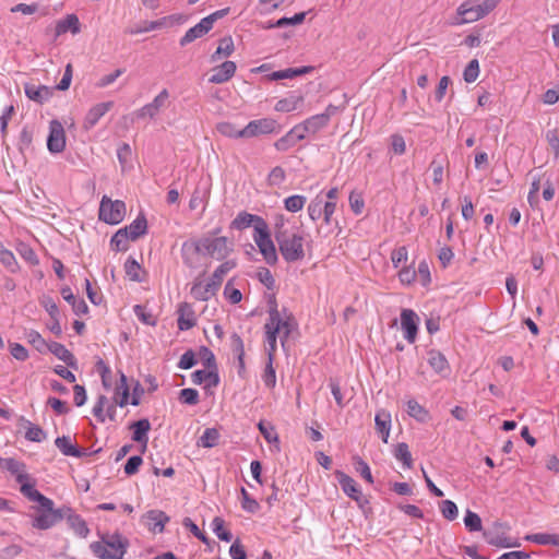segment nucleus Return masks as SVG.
Listing matches in <instances>:
<instances>
[{
  "instance_id": "nucleus-52",
  "label": "nucleus",
  "mask_w": 559,
  "mask_h": 559,
  "mask_svg": "<svg viewBox=\"0 0 559 559\" xmlns=\"http://www.w3.org/2000/svg\"><path fill=\"white\" fill-rule=\"evenodd\" d=\"M306 15L307 12H299L292 17H282L275 22V25L277 28L286 27L289 25H299L305 21Z\"/></svg>"
},
{
  "instance_id": "nucleus-22",
  "label": "nucleus",
  "mask_w": 559,
  "mask_h": 559,
  "mask_svg": "<svg viewBox=\"0 0 559 559\" xmlns=\"http://www.w3.org/2000/svg\"><path fill=\"white\" fill-rule=\"evenodd\" d=\"M25 95L33 102L38 104H43L47 102L53 94L51 87L46 85H35L31 83H26L24 85Z\"/></svg>"
},
{
  "instance_id": "nucleus-47",
  "label": "nucleus",
  "mask_w": 559,
  "mask_h": 559,
  "mask_svg": "<svg viewBox=\"0 0 559 559\" xmlns=\"http://www.w3.org/2000/svg\"><path fill=\"white\" fill-rule=\"evenodd\" d=\"M306 201H307V199L304 195H299V194L290 195V197L286 198L284 201L285 209L289 212L296 213V212L302 210L304 205L306 204Z\"/></svg>"
},
{
  "instance_id": "nucleus-44",
  "label": "nucleus",
  "mask_w": 559,
  "mask_h": 559,
  "mask_svg": "<svg viewBox=\"0 0 559 559\" xmlns=\"http://www.w3.org/2000/svg\"><path fill=\"white\" fill-rule=\"evenodd\" d=\"M124 271L127 276L134 282H141L142 278L140 276L141 265L133 258H128L124 263Z\"/></svg>"
},
{
  "instance_id": "nucleus-43",
  "label": "nucleus",
  "mask_w": 559,
  "mask_h": 559,
  "mask_svg": "<svg viewBox=\"0 0 559 559\" xmlns=\"http://www.w3.org/2000/svg\"><path fill=\"white\" fill-rule=\"evenodd\" d=\"M212 526L214 533L219 539L225 542H230L233 539V534L230 533V531L225 528V521L222 518H214L212 521Z\"/></svg>"
},
{
  "instance_id": "nucleus-41",
  "label": "nucleus",
  "mask_w": 559,
  "mask_h": 559,
  "mask_svg": "<svg viewBox=\"0 0 559 559\" xmlns=\"http://www.w3.org/2000/svg\"><path fill=\"white\" fill-rule=\"evenodd\" d=\"M302 96H290L278 100L275 105V109L282 112H289L297 109L298 105L302 103Z\"/></svg>"
},
{
  "instance_id": "nucleus-7",
  "label": "nucleus",
  "mask_w": 559,
  "mask_h": 559,
  "mask_svg": "<svg viewBox=\"0 0 559 559\" xmlns=\"http://www.w3.org/2000/svg\"><path fill=\"white\" fill-rule=\"evenodd\" d=\"M493 10V1L485 0L477 5H469V2H464L457 8V14L462 19L456 24H465L478 21Z\"/></svg>"
},
{
  "instance_id": "nucleus-10",
  "label": "nucleus",
  "mask_w": 559,
  "mask_h": 559,
  "mask_svg": "<svg viewBox=\"0 0 559 559\" xmlns=\"http://www.w3.org/2000/svg\"><path fill=\"white\" fill-rule=\"evenodd\" d=\"M277 127L276 120L272 118L252 120L241 129L240 135L245 139H249L262 134H270L276 132Z\"/></svg>"
},
{
  "instance_id": "nucleus-5",
  "label": "nucleus",
  "mask_w": 559,
  "mask_h": 559,
  "mask_svg": "<svg viewBox=\"0 0 559 559\" xmlns=\"http://www.w3.org/2000/svg\"><path fill=\"white\" fill-rule=\"evenodd\" d=\"M98 215L99 219L107 224H119L126 215V204L122 201H111L107 197H104L99 205Z\"/></svg>"
},
{
  "instance_id": "nucleus-26",
  "label": "nucleus",
  "mask_w": 559,
  "mask_h": 559,
  "mask_svg": "<svg viewBox=\"0 0 559 559\" xmlns=\"http://www.w3.org/2000/svg\"><path fill=\"white\" fill-rule=\"evenodd\" d=\"M374 424L382 441L386 443L391 429V414L384 409L379 411L376 414Z\"/></svg>"
},
{
  "instance_id": "nucleus-11",
  "label": "nucleus",
  "mask_w": 559,
  "mask_h": 559,
  "mask_svg": "<svg viewBox=\"0 0 559 559\" xmlns=\"http://www.w3.org/2000/svg\"><path fill=\"white\" fill-rule=\"evenodd\" d=\"M252 226L254 234H258L267 226V223L261 216L242 211L230 223V229L242 230Z\"/></svg>"
},
{
  "instance_id": "nucleus-45",
  "label": "nucleus",
  "mask_w": 559,
  "mask_h": 559,
  "mask_svg": "<svg viewBox=\"0 0 559 559\" xmlns=\"http://www.w3.org/2000/svg\"><path fill=\"white\" fill-rule=\"evenodd\" d=\"M407 414L419 421H425L428 417V412L415 400L407 402Z\"/></svg>"
},
{
  "instance_id": "nucleus-27",
  "label": "nucleus",
  "mask_w": 559,
  "mask_h": 559,
  "mask_svg": "<svg viewBox=\"0 0 559 559\" xmlns=\"http://www.w3.org/2000/svg\"><path fill=\"white\" fill-rule=\"evenodd\" d=\"M130 429L132 430V440L139 443H143L145 448L148 441L147 432L151 429L148 419L143 418L132 423L130 425Z\"/></svg>"
},
{
  "instance_id": "nucleus-59",
  "label": "nucleus",
  "mask_w": 559,
  "mask_h": 559,
  "mask_svg": "<svg viewBox=\"0 0 559 559\" xmlns=\"http://www.w3.org/2000/svg\"><path fill=\"white\" fill-rule=\"evenodd\" d=\"M0 261L3 263V265L9 267L11 271H14V267L17 265L14 254L10 250L5 249L1 243H0Z\"/></svg>"
},
{
  "instance_id": "nucleus-55",
  "label": "nucleus",
  "mask_w": 559,
  "mask_h": 559,
  "mask_svg": "<svg viewBox=\"0 0 559 559\" xmlns=\"http://www.w3.org/2000/svg\"><path fill=\"white\" fill-rule=\"evenodd\" d=\"M262 379H263L264 384L267 388L272 389L275 386L276 374H275V369L273 367V360L267 359Z\"/></svg>"
},
{
  "instance_id": "nucleus-48",
  "label": "nucleus",
  "mask_w": 559,
  "mask_h": 559,
  "mask_svg": "<svg viewBox=\"0 0 559 559\" xmlns=\"http://www.w3.org/2000/svg\"><path fill=\"white\" fill-rule=\"evenodd\" d=\"M464 524L469 532H479L483 528L480 516L471 510L466 511Z\"/></svg>"
},
{
  "instance_id": "nucleus-31",
  "label": "nucleus",
  "mask_w": 559,
  "mask_h": 559,
  "mask_svg": "<svg viewBox=\"0 0 559 559\" xmlns=\"http://www.w3.org/2000/svg\"><path fill=\"white\" fill-rule=\"evenodd\" d=\"M64 518H67V522L69 526L80 537H86L90 533V530L86 525V522L78 514H73L72 510L70 512H64Z\"/></svg>"
},
{
  "instance_id": "nucleus-12",
  "label": "nucleus",
  "mask_w": 559,
  "mask_h": 559,
  "mask_svg": "<svg viewBox=\"0 0 559 559\" xmlns=\"http://www.w3.org/2000/svg\"><path fill=\"white\" fill-rule=\"evenodd\" d=\"M201 254H204V251L200 239H189L182 243L181 257L189 269L199 266Z\"/></svg>"
},
{
  "instance_id": "nucleus-36",
  "label": "nucleus",
  "mask_w": 559,
  "mask_h": 559,
  "mask_svg": "<svg viewBox=\"0 0 559 559\" xmlns=\"http://www.w3.org/2000/svg\"><path fill=\"white\" fill-rule=\"evenodd\" d=\"M428 362L431 368L438 372L443 373L449 370V364L443 354L437 350H430L428 353Z\"/></svg>"
},
{
  "instance_id": "nucleus-30",
  "label": "nucleus",
  "mask_w": 559,
  "mask_h": 559,
  "mask_svg": "<svg viewBox=\"0 0 559 559\" xmlns=\"http://www.w3.org/2000/svg\"><path fill=\"white\" fill-rule=\"evenodd\" d=\"M132 241L136 240L147 231V221L144 215H139L130 225L122 228Z\"/></svg>"
},
{
  "instance_id": "nucleus-64",
  "label": "nucleus",
  "mask_w": 559,
  "mask_h": 559,
  "mask_svg": "<svg viewBox=\"0 0 559 559\" xmlns=\"http://www.w3.org/2000/svg\"><path fill=\"white\" fill-rule=\"evenodd\" d=\"M132 151L128 143H122L117 150L119 163L124 167L131 159Z\"/></svg>"
},
{
  "instance_id": "nucleus-33",
  "label": "nucleus",
  "mask_w": 559,
  "mask_h": 559,
  "mask_svg": "<svg viewBox=\"0 0 559 559\" xmlns=\"http://www.w3.org/2000/svg\"><path fill=\"white\" fill-rule=\"evenodd\" d=\"M55 444L63 455L81 457L84 454L78 447L72 444L70 437H58L55 440Z\"/></svg>"
},
{
  "instance_id": "nucleus-2",
  "label": "nucleus",
  "mask_w": 559,
  "mask_h": 559,
  "mask_svg": "<svg viewBox=\"0 0 559 559\" xmlns=\"http://www.w3.org/2000/svg\"><path fill=\"white\" fill-rule=\"evenodd\" d=\"M236 265L233 261L222 263L206 284L197 278L191 287V295L197 300L207 301L218 292L225 275Z\"/></svg>"
},
{
  "instance_id": "nucleus-62",
  "label": "nucleus",
  "mask_w": 559,
  "mask_h": 559,
  "mask_svg": "<svg viewBox=\"0 0 559 559\" xmlns=\"http://www.w3.org/2000/svg\"><path fill=\"white\" fill-rule=\"evenodd\" d=\"M241 496H242V508L247 510L248 512L254 513L259 510L260 506L251 498L248 493V491L245 488H241Z\"/></svg>"
},
{
  "instance_id": "nucleus-38",
  "label": "nucleus",
  "mask_w": 559,
  "mask_h": 559,
  "mask_svg": "<svg viewBox=\"0 0 559 559\" xmlns=\"http://www.w3.org/2000/svg\"><path fill=\"white\" fill-rule=\"evenodd\" d=\"M219 431L216 428H206L198 441V445L202 448H213L217 445Z\"/></svg>"
},
{
  "instance_id": "nucleus-20",
  "label": "nucleus",
  "mask_w": 559,
  "mask_h": 559,
  "mask_svg": "<svg viewBox=\"0 0 559 559\" xmlns=\"http://www.w3.org/2000/svg\"><path fill=\"white\" fill-rule=\"evenodd\" d=\"M236 69L237 66L234 61H225L212 70L213 74L210 76L209 82L214 84L225 83L235 75Z\"/></svg>"
},
{
  "instance_id": "nucleus-50",
  "label": "nucleus",
  "mask_w": 559,
  "mask_h": 559,
  "mask_svg": "<svg viewBox=\"0 0 559 559\" xmlns=\"http://www.w3.org/2000/svg\"><path fill=\"white\" fill-rule=\"evenodd\" d=\"M217 131L225 136L228 138H242L240 135L241 129H237L236 126L231 122L224 121L219 122L216 126Z\"/></svg>"
},
{
  "instance_id": "nucleus-46",
  "label": "nucleus",
  "mask_w": 559,
  "mask_h": 559,
  "mask_svg": "<svg viewBox=\"0 0 559 559\" xmlns=\"http://www.w3.org/2000/svg\"><path fill=\"white\" fill-rule=\"evenodd\" d=\"M209 194H210V190L209 189L204 190V191H201L199 188H197L194 190V192L192 193V197L190 199L189 207L191 210H195V209H198L200 206L205 207Z\"/></svg>"
},
{
  "instance_id": "nucleus-15",
  "label": "nucleus",
  "mask_w": 559,
  "mask_h": 559,
  "mask_svg": "<svg viewBox=\"0 0 559 559\" xmlns=\"http://www.w3.org/2000/svg\"><path fill=\"white\" fill-rule=\"evenodd\" d=\"M417 314L411 309H403L401 312V324L404 330V336L408 343H414L417 336Z\"/></svg>"
},
{
  "instance_id": "nucleus-25",
  "label": "nucleus",
  "mask_w": 559,
  "mask_h": 559,
  "mask_svg": "<svg viewBox=\"0 0 559 559\" xmlns=\"http://www.w3.org/2000/svg\"><path fill=\"white\" fill-rule=\"evenodd\" d=\"M192 382L194 384L205 383V388L217 386L219 383V376L217 370H195L191 374Z\"/></svg>"
},
{
  "instance_id": "nucleus-16",
  "label": "nucleus",
  "mask_w": 559,
  "mask_h": 559,
  "mask_svg": "<svg viewBox=\"0 0 559 559\" xmlns=\"http://www.w3.org/2000/svg\"><path fill=\"white\" fill-rule=\"evenodd\" d=\"M114 107V102H104L94 105L86 114L83 122V128L90 130L94 128L99 119L106 115Z\"/></svg>"
},
{
  "instance_id": "nucleus-18",
  "label": "nucleus",
  "mask_w": 559,
  "mask_h": 559,
  "mask_svg": "<svg viewBox=\"0 0 559 559\" xmlns=\"http://www.w3.org/2000/svg\"><path fill=\"white\" fill-rule=\"evenodd\" d=\"M335 476L338 480V484H340L342 490L349 498H352L356 502H360V500H362V493H361L360 489L358 488L357 483L354 480V478H352L350 476H348L347 474H345L341 471H336Z\"/></svg>"
},
{
  "instance_id": "nucleus-28",
  "label": "nucleus",
  "mask_w": 559,
  "mask_h": 559,
  "mask_svg": "<svg viewBox=\"0 0 559 559\" xmlns=\"http://www.w3.org/2000/svg\"><path fill=\"white\" fill-rule=\"evenodd\" d=\"M207 24L209 21H204V19H202L197 25L189 28L185 36L180 39V45L185 46L209 33L212 28H210Z\"/></svg>"
},
{
  "instance_id": "nucleus-9",
  "label": "nucleus",
  "mask_w": 559,
  "mask_h": 559,
  "mask_svg": "<svg viewBox=\"0 0 559 559\" xmlns=\"http://www.w3.org/2000/svg\"><path fill=\"white\" fill-rule=\"evenodd\" d=\"M253 239L259 248V251L263 255L265 262L270 265L276 264L278 258L276 253V248L271 239L269 226L263 228L258 234H254Z\"/></svg>"
},
{
  "instance_id": "nucleus-8",
  "label": "nucleus",
  "mask_w": 559,
  "mask_h": 559,
  "mask_svg": "<svg viewBox=\"0 0 559 559\" xmlns=\"http://www.w3.org/2000/svg\"><path fill=\"white\" fill-rule=\"evenodd\" d=\"M200 240L204 254H207L217 260L225 259L231 251L228 239L226 237H203Z\"/></svg>"
},
{
  "instance_id": "nucleus-42",
  "label": "nucleus",
  "mask_w": 559,
  "mask_h": 559,
  "mask_svg": "<svg viewBox=\"0 0 559 559\" xmlns=\"http://www.w3.org/2000/svg\"><path fill=\"white\" fill-rule=\"evenodd\" d=\"M394 456L399 461H402L406 468H412L413 459H412V454L409 452L408 445L406 443L401 442L396 445L395 451H394Z\"/></svg>"
},
{
  "instance_id": "nucleus-54",
  "label": "nucleus",
  "mask_w": 559,
  "mask_h": 559,
  "mask_svg": "<svg viewBox=\"0 0 559 559\" xmlns=\"http://www.w3.org/2000/svg\"><path fill=\"white\" fill-rule=\"evenodd\" d=\"M134 313L139 318L140 321H142L144 324L154 326L157 322L156 317L153 316L151 312L146 311L145 308L141 305H135Z\"/></svg>"
},
{
  "instance_id": "nucleus-53",
  "label": "nucleus",
  "mask_w": 559,
  "mask_h": 559,
  "mask_svg": "<svg viewBox=\"0 0 559 559\" xmlns=\"http://www.w3.org/2000/svg\"><path fill=\"white\" fill-rule=\"evenodd\" d=\"M25 438L33 442H41L46 439V432L39 426L29 423Z\"/></svg>"
},
{
  "instance_id": "nucleus-3",
  "label": "nucleus",
  "mask_w": 559,
  "mask_h": 559,
  "mask_svg": "<svg viewBox=\"0 0 559 559\" xmlns=\"http://www.w3.org/2000/svg\"><path fill=\"white\" fill-rule=\"evenodd\" d=\"M129 542L118 533L104 534L100 542H95L91 548L95 556L100 559H122Z\"/></svg>"
},
{
  "instance_id": "nucleus-63",
  "label": "nucleus",
  "mask_w": 559,
  "mask_h": 559,
  "mask_svg": "<svg viewBox=\"0 0 559 559\" xmlns=\"http://www.w3.org/2000/svg\"><path fill=\"white\" fill-rule=\"evenodd\" d=\"M9 347H10L11 355L15 359H17L20 361H25L28 358V352L23 345H21L19 343H10Z\"/></svg>"
},
{
  "instance_id": "nucleus-40",
  "label": "nucleus",
  "mask_w": 559,
  "mask_h": 559,
  "mask_svg": "<svg viewBox=\"0 0 559 559\" xmlns=\"http://www.w3.org/2000/svg\"><path fill=\"white\" fill-rule=\"evenodd\" d=\"M147 518L151 521L150 527L154 532H163L165 523L169 520L162 511H150Z\"/></svg>"
},
{
  "instance_id": "nucleus-56",
  "label": "nucleus",
  "mask_w": 559,
  "mask_h": 559,
  "mask_svg": "<svg viewBox=\"0 0 559 559\" xmlns=\"http://www.w3.org/2000/svg\"><path fill=\"white\" fill-rule=\"evenodd\" d=\"M179 400L183 404L195 405L199 403V392L195 389H182L179 393Z\"/></svg>"
},
{
  "instance_id": "nucleus-23",
  "label": "nucleus",
  "mask_w": 559,
  "mask_h": 559,
  "mask_svg": "<svg viewBox=\"0 0 559 559\" xmlns=\"http://www.w3.org/2000/svg\"><path fill=\"white\" fill-rule=\"evenodd\" d=\"M178 329L180 331H187L192 329L197 324L194 311L188 302H182L178 307Z\"/></svg>"
},
{
  "instance_id": "nucleus-58",
  "label": "nucleus",
  "mask_w": 559,
  "mask_h": 559,
  "mask_svg": "<svg viewBox=\"0 0 559 559\" xmlns=\"http://www.w3.org/2000/svg\"><path fill=\"white\" fill-rule=\"evenodd\" d=\"M441 513L442 515L449 520L453 521L457 516V507L456 504L451 500H443L441 502Z\"/></svg>"
},
{
  "instance_id": "nucleus-24",
  "label": "nucleus",
  "mask_w": 559,
  "mask_h": 559,
  "mask_svg": "<svg viewBox=\"0 0 559 559\" xmlns=\"http://www.w3.org/2000/svg\"><path fill=\"white\" fill-rule=\"evenodd\" d=\"M46 348H48V350L57 358L62 360L68 367L78 369V362L74 355L61 343L51 342L50 344H47Z\"/></svg>"
},
{
  "instance_id": "nucleus-6",
  "label": "nucleus",
  "mask_w": 559,
  "mask_h": 559,
  "mask_svg": "<svg viewBox=\"0 0 559 559\" xmlns=\"http://www.w3.org/2000/svg\"><path fill=\"white\" fill-rule=\"evenodd\" d=\"M37 515L34 518L33 526L39 530H47L60 522L64 518V512H70V508L55 509L51 500L50 507H40Z\"/></svg>"
},
{
  "instance_id": "nucleus-51",
  "label": "nucleus",
  "mask_w": 559,
  "mask_h": 559,
  "mask_svg": "<svg viewBox=\"0 0 559 559\" xmlns=\"http://www.w3.org/2000/svg\"><path fill=\"white\" fill-rule=\"evenodd\" d=\"M478 74H479L478 60L473 59L466 66L464 73H463V78H464L465 82L472 83V82L476 81V79L478 78Z\"/></svg>"
},
{
  "instance_id": "nucleus-19",
  "label": "nucleus",
  "mask_w": 559,
  "mask_h": 559,
  "mask_svg": "<svg viewBox=\"0 0 559 559\" xmlns=\"http://www.w3.org/2000/svg\"><path fill=\"white\" fill-rule=\"evenodd\" d=\"M0 468L14 475L17 483L31 480V476L25 472V464L13 457H0Z\"/></svg>"
},
{
  "instance_id": "nucleus-21",
  "label": "nucleus",
  "mask_w": 559,
  "mask_h": 559,
  "mask_svg": "<svg viewBox=\"0 0 559 559\" xmlns=\"http://www.w3.org/2000/svg\"><path fill=\"white\" fill-rule=\"evenodd\" d=\"M21 492L31 501L38 502L39 507H50L51 499L47 498L38 490L35 489V480L31 477V480H22Z\"/></svg>"
},
{
  "instance_id": "nucleus-61",
  "label": "nucleus",
  "mask_w": 559,
  "mask_h": 559,
  "mask_svg": "<svg viewBox=\"0 0 559 559\" xmlns=\"http://www.w3.org/2000/svg\"><path fill=\"white\" fill-rule=\"evenodd\" d=\"M407 254H408L407 248L404 246L394 249L391 253V261H392L394 267L397 269L401 265V263L406 262Z\"/></svg>"
},
{
  "instance_id": "nucleus-60",
  "label": "nucleus",
  "mask_w": 559,
  "mask_h": 559,
  "mask_svg": "<svg viewBox=\"0 0 559 559\" xmlns=\"http://www.w3.org/2000/svg\"><path fill=\"white\" fill-rule=\"evenodd\" d=\"M142 463L143 460L140 455H133L129 457L124 464V473L129 476L136 474Z\"/></svg>"
},
{
  "instance_id": "nucleus-17",
  "label": "nucleus",
  "mask_w": 559,
  "mask_h": 559,
  "mask_svg": "<svg viewBox=\"0 0 559 559\" xmlns=\"http://www.w3.org/2000/svg\"><path fill=\"white\" fill-rule=\"evenodd\" d=\"M265 330V342L267 344V359L274 360L275 352H276V342L277 336L281 335V341L284 336V325L281 324H264Z\"/></svg>"
},
{
  "instance_id": "nucleus-13",
  "label": "nucleus",
  "mask_w": 559,
  "mask_h": 559,
  "mask_svg": "<svg viewBox=\"0 0 559 559\" xmlns=\"http://www.w3.org/2000/svg\"><path fill=\"white\" fill-rule=\"evenodd\" d=\"M47 146L51 153H61L66 147L64 129L58 120L50 121Z\"/></svg>"
},
{
  "instance_id": "nucleus-39",
  "label": "nucleus",
  "mask_w": 559,
  "mask_h": 559,
  "mask_svg": "<svg viewBox=\"0 0 559 559\" xmlns=\"http://www.w3.org/2000/svg\"><path fill=\"white\" fill-rule=\"evenodd\" d=\"M301 128L294 127L288 133L278 139L274 146L277 151L285 152L296 145L294 134L297 133Z\"/></svg>"
},
{
  "instance_id": "nucleus-35",
  "label": "nucleus",
  "mask_w": 559,
  "mask_h": 559,
  "mask_svg": "<svg viewBox=\"0 0 559 559\" xmlns=\"http://www.w3.org/2000/svg\"><path fill=\"white\" fill-rule=\"evenodd\" d=\"M484 537L489 545L497 546L500 548L511 547L510 538L500 534L498 530H486Z\"/></svg>"
},
{
  "instance_id": "nucleus-1",
  "label": "nucleus",
  "mask_w": 559,
  "mask_h": 559,
  "mask_svg": "<svg viewBox=\"0 0 559 559\" xmlns=\"http://www.w3.org/2000/svg\"><path fill=\"white\" fill-rule=\"evenodd\" d=\"M284 219L281 216L275 225V240L283 259L288 262L301 261L306 253L304 249V236L298 233H290L283 228Z\"/></svg>"
},
{
  "instance_id": "nucleus-34",
  "label": "nucleus",
  "mask_w": 559,
  "mask_h": 559,
  "mask_svg": "<svg viewBox=\"0 0 559 559\" xmlns=\"http://www.w3.org/2000/svg\"><path fill=\"white\" fill-rule=\"evenodd\" d=\"M235 50L234 40L230 36L224 37L219 40L218 47L211 56V61L216 62L222 57H229Z\"/></svg>"
},
{
  "instance_id": "nucleus-49",
  "label": "nucleus",
  "mask_w": 559,
  "mask_h": 559,
  "mask_svg": "<svg viewBox=\"0 0 559 559\" xmlns=\"http://www.w3.org/2000/svg\"><path fill=\"white\" fill-rule=\"evenodd\" d=\"M25 337L27 342L34 346L36 350L39 353H43L44 349L47 346L46 341L43 338V336L35 330H29L25 332Z\"/></svg>"
},
{
  "instance_id": "nucleus-4",
  "label": "nucleus",
  "mask_w": 559,
  "mask_h": 559,
  "mask_svg": "<svg viewBox=\"0 0 559 559\" xmlns=\"http://www.w3.org/2000/svg\"><path fill=\"white\" fill-rule=\"evenodd\" d=\"M269 319L266 323L271 324H281L284 325V336L282 340V345H285V342L289 337L290 333L297 326V322L292 312H288L287 309H283L282 311L277 308V301L274 295L269 298Z\"/></svg>"
},
{
  "instance_id": "nucleus-37",
  "label": "nucleus",
  "mask_w": 559,
  "mask_h": 559,
  "mask_svg": "<svg viewBox=\"0 0 559 559\" xmlns=\"http://www.w3.org/2000/svg\"><path fill=\"white\" fill-rule=\"evenodd\" d=\"M130 240L131 238L127 234V230L121 228L111 237L110 245L115 251H127Z\"/></svg>"
},
{
  "instance_id": "nucleus-29",
  "label": "nucleus",
  "mask_w": 559,
  "mask_h": 559,
  "mask_svg": "<svg viewBox=\"0 0 559 559\" xmlns=\"http://www.w3.org/2000/svg\"><path fill=\"white\" fill-rule=\"evenodd\" d=\"M68 31L72 34H78L80 32V21L75 14H68L64 19L57 22L56 36H60Z\"/></svg>"
},
{
  "instance_id": "nucleus-57",
  "label": "nucleus",
  "mask_w": 559,
  "mask_h": 559,
  "mask_svg": "<svg viewBox=\"0 0 559 559\" xmlns=\"http://www.w3.org/2000/svg\"><path fill=\"white\" fill-rule=\"evenodd\" d=\"M95 368L102 377V382H103L104 386H106V388L110 386L109 380H110V376H111V370L107 366V364L103 359L99 358L95 364Z\"/></svg>"
},
{
  "instance_id": "nucleus-32",
  "label": "nucleus",
  "mask_w": 559,
  "mask_h": 559,
  "mask_svg": "<svg viewBox=\"0 0 559 559\" xmlns=\"http://www.w3.org/2000/svg\"><path fill=\"white\" fill-rule=\"evenodd\" d=\"M326 116H322L321 114L314 115L307 120L304 121V123L296 126L297 128H301L304 132H310V133H317L319 130L328 126Z\"/></svg>"
},
{
  "instance_id": "nucleus-14",
  "label": "nucleus",
  "mask_w": 559,
  "mask_h": 559,
  "mask_svg": "<svg viewBox=\"0 0 559 559\" xmlns=\"http://www.w3.org/2000/svg\"><path fill=\"white\" fill-rule=\"evenodd\" d=\"M169 97V93L166 88H164L151 103L144 105L140 108L135 115L138 118H154L162 108L166 106V102Z\"/></svg>"
}]
</instances>
